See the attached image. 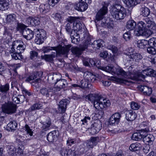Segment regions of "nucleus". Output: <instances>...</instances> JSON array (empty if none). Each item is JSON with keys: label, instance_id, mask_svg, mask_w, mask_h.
I'll return each instance as SVG.
<instances>
[{"label": "nucleus", "instance_id": "1", "mask_svg": "<svg viewBox=\"0 0 156 156\" xmlns=\"http://www.w3.org/2000/svg\"><path fill=\"white\" fill-rule=\"evenodd\" d=\"M154 32H156V24L149 18H146L137 24L134 34L137 36H150Z\"/></svg>", "mask_w": 156, "mask_h": 156}, {"label": "nucleus", "instance_id": "2", "mask_svg": "<svg viewBox=\"0 0 156 156\" xmlns=\"http://www.w3.org/2000/svg\"><path fill=\"white\" fill-rule=\"evenodd\" d=\"M86 99L94 104L95 108L98 110L103 109L110 106V101L107 98L96 94H90L86 97Z\"/></svg>", "mask_w": 156, "mask_h": 156}, {"label": "nucleus", "instance_id": "3", "mask_svg": "<svg viewBox=\"0 0 156 156\" xmlns=\"http://www.w3.org/2000/svg\"><path fill=\"white\" fill-rule=\"evenodd\" d=\"M73 30L76 31L78 32H80L81 36H83L82 38L84 40V44L82 47L83 50L86 48L90 44L91 38L90 35L87 33L85 32V30L84 28V26L82 25L79 20H78L73 25Z\"/></svg>", "mask_w": 156, "mask_h": 156}, {"label": "nucleus", "instance_id": "4", "mask_svg": "<svg viewBox=\"0 0 156 156\" xmlns=\"http://www.w3.org/2000/svg\"><path fill=\"white\" fill-rule=\"evenodd\" d=\"M71 46L70 45H66V50L64 51H60V49L59 48L57 52L52 51L51 54L45 55H41V58L42 59H44L46 61L51 62L53 61V59L55 57L61 56L62 55H63L66 57H67V55Z\"/></svg>", "mask_w": 156, "mask_h": 156}, {"label": "nucleus", "instance_id": "5", "mask_svg": "<svg viewBox=\"0 0 156 156\" xmlns=\"http://www.w3.org/2000/svg\"><path fill=\"white\" fill-rule=\"evenodd\" d=\"M111 14L117 20L123 19L126 15V9L120 5L115 4L111 10Z\"/></svg>", "mask_w": 156, "mask_h": 156}, {"label": "nucleus", "instance_id": "6", "mask_svg": "<svg viewBox=\"0 0 156 156\" xmlns=\"http://www.w3.org/2000/svg\"><path fill=\"white\" fill-rule=\"evenodd\" d=\"M102 5H103L102 8L100 9L96 15L95 22L96 25H98L99 26L105 27L107 25V23L101 20L103 19V16L107 13L108 4L104 2H102Z\"/></svg>", "mask_w": 156, "mask_h": 156}, {"label": "nucleus", "instance_id": "7", "mask_svg": "<svg viewBox=\"0 0 156 156\" xmlns=\"http://www.w3.org/2000/svg\"><path fill=\"white\" fill-rule=\"evenodd\" d=\"M100 69L106 72L110 73L112 75L116 74L121 75L124 77H127V73L121 67L117 66L113 67L112 66H108L105 67H100Z\"/></svg>", "mask_w": 156, "mask_h": 156}, {"label": "nucleus", "instance_id": "8", "mask_svg": "<svg viewBox=\"0 0 156 156\" xmlns=\"http://www.w3.org/2000/svg\"><path fill=\"white\" fill-rule=\"evenodd\" d=\"M2 112L8 114H12L15 113L16 110V105L11 102H5L1 107Z\"/></svg>", "mask_w": 156, "mask_h": 156}, {"label": "nucleus", "instance_id": "9", "mask_svg": "<svg viewBox=\"0 0 156 156\" xmlns=\"http://www.w3.org/2000/svg\"><path fill=\"white\" fill-rule=\"evenodd\" d=\"M102 128V124L99 120H95L93 123L90 128H88L87 129L92 135H94L98 133Z\"/></svg>", "mask_w": 156, "mask_h": 156}, {"label": "nucleus", "instance_id": "10", "mask_svg": "<svg viewBox=\"0 0 156 156\" xmlns=\"http://www.w3.org/2000/svg\"><path fill=\"white\" fill-rule=\"evenodd\" d=\"M26 46L22 41L16 40L14 41L11 45V47L16 48L15 51L21 53L23 52L25 50Z\"/></svg>", "mask_w": 156, "mask_h": 156}, {"label": "nucleus", "instance_id": "11", "mask_svg": "<svg viewBox=\"0 0 156 156\" xmlns=\"http://www.w3.org/2000/svg\"><path fill=\"white\" fill-rule=\"evenodd\" d=\"M46 33L45 31L43 29L37 30L35 42L37 44H42L46 38Z\"/></svg>", "mask_w": 156, "mask_h": 156}, {"label": "nucleus", "instance_id": "12", "mask_svg": "<svg viewBox=\"0 0 156 156\" xmlns=\"http://www.w3.org/2000/svg\"><path fill=\"white\" fill-rule=\"evenodd\" d=\"M156 76V71L155 70L151 68H147L142 71L139 77L144 79L147 76L155 77Z\"/></svg>", "mask_w": 156, "mask_h": 156}, {"label": "nucleus", "instance_id": "13", "mask_svg": "<svg viewBox=\"0 0 156 156\" xmlns=\"http://www.w3.org/2000/svg\"><path fill=\"white\" fill-rule=\"evenodd\" d=\"M55 89L53 88L43 87L40 90L41 93L43 96L48 97L54 95L55 92Z\"/></svg>", "mask_w": 156, "mask_h": 156}, {"label": "nucleus", "instance_id": "14", "mask_svg": "<svg viewBox=\"0 0 156 156\" xmlns=\"http://www.w3.org/2000/svg\"><path fill=\"white\" fill-rule=\"evenodd\" d=\"M56 87L53 88L55 89V92L59 91L62 88L67 87L68 86V83L66 80L62 79L58 81H57L55 84Z\"/></svg>", "mask_w": 156, "mask_h": 156}, {"label": "nucleus", "instance_id": "15", "mask_svg": "<svg viewBox=\"0 0 156 156\" xmlns=\"http://www.w3.org/2000/svg\"><path fill=\"white\" fill-rule=\"evenodd\" d=\"M60 48V51H64L66 50V45L65 47H62L61 45H59L56 47H44L42 51L44 53H47L50 52L52 50H54V51L57 52L58 48Z\"/></svg>", "mask_w": 156, "mask_h": 156}, {"label": "nucleus", "instance_id": "16", "mask_svg": "<svg viewBox=\"0 0 156 156\" xmlns=\"http://www.w3.org/2000/svg\"><path fill=\"white\" fill-rule=\"evenodd\" d=\"M69 103V101L67 99H63L59 102V111L61 113H64L66 109L67 105Z\"/></svg>", "mask_w": 156, "mask_h": 156}, {"label": "nucleus", "instance_id": "17", "mask_svg": "<svg viewBox=\"0 0 156 156\" xmlns=\"http://www.w3.org/2000/svg\"><path fill=\"white\" fill-rule=\"evenodd\" d=\"M59 135L58 132L56 130L52 131L48 133L47 135V139L49 142H52L56 141Z\"/></svg>", "mask_w": 156, "mask_h": 156}, {"label": "nucleus", "instance_id": "18", "mask_svg": "<svg viewBox=\"0 0 156 156\" xmlns=\"http://www.w3.org/2000/svg\"><path fill=\"white\" fill-rule=\"evenodd\" d=\"M149 131V130L147 129L144 131V136L143 137V140L145 143H148L150 144H152L154 140V137L153 135L151 134H147V132Z\"/></svg>", "mask_w": 156, "mask_h": 156}, {"label": "nucleus", "instance_id": "19", "mask_svg": "<svg viewBox=\"0 0 156 156\" xmlns=\"http://www.w3.org/2000/svg\"><path fill=\"white\" fill-rule=\"evenodd\" d=\"M87 4L86 2L81 0L74 5V8L77 10L83 12L85 11L87 8Z\"/></svg>", "mask_w": 156, "mask_h": 156}, {"label": "nucleus", "instance_id": "20", "mask_svg": "<svg viewBox=\"0 0 156 156\" xmlns=\"http://www.w3.org/2000/svg\"><path fill=\"white\" fill-rule=\"evenodd\" d=\"M121 117V114L119 112L113 114L109 119L110 124H113L115 123H118L119 122Z\"/></svg>", "mask_w": 156, "mask_h": 156}, {"label": "nucleus", "instance_id": "21", "mask_svg": "<svg viewBox=\"0 0 156 156\" xmlns=\"http://www.w3.org/2000/svg\"><path fill=\"white\" fill-rule=\"evenodd\" d=\"M11 50L9 51L12 58L14 60H21L23 58V56L21 54L15 51V49L13 48H11Z\"/></svg>", "mask_w": 156, "mask_h": 156}, {"label": "nucleus", "instance_id": "22", "mask_svg": "<svg viewBox=\"0 0 156 156\" xmlns=\"http://www.w3.org/2000/svg\"><path fill=\"white\" fill-rule=\"evenodd\" d=\"M23 37L28 40L31 39L34 37V32L29 28H27L23 31Z\"/></svg>", "mask_w": 156, "mask_h": 156}, {"label": "nucleus", "instance_id": "23", "mask_svg": "<svg viewBox=\"0 0 156 156\" xmlns=\"http://www.w3.org/2000/svg\"><path fill=\"white\" fill-rule=\"evenodd\" d=\"M139 90L145 95H150L152 93V89L148 86L141 85L139 86Z\"/></svg>", "mask_w": 156, "mask_h": 156}, {"label": "nucleus", "instance_id": "24", "mask_svg": "<svg viewBox=\"0 0 156 156\" xmlns=\"http://www.w3.org/2000/svg\"><path fill=\"white\" fill-rule=\"evenodd\" d=\"M4 30L3 35L4 37L7 38L8 42H7V43H9L12 39V30L11 29L7 28L6 27H4Z\"/></svg>", "mask_w": 156, "mask_h": 156}, {"label": "nucleus", "instance_id": "25", "mask_svg": "<svg viewBox=\"0 0 156 156\" xmlns=\"http://www.w3.org/2000/svg\"><path fill=\"white\" fill-rule=\"evenodd\" d=\"M54 126L51 123V121L49 118H48L45 122L43 123L42 127V129L45 131H47L53 128Z\"/></svg>", "mask_w": 156, "mask_h": 156}, {"label": "nucleus", "instance_id": "26", "mask_svg": "<svg viewBox=\"0 0 156 156\" xmlns=\"http://www.w3.org/2000/svg\"><path fill=\"white\" fill-rule=\"evenodd\" d=\"M127 56L130 59L129 60L130 61H138L142 58V55L140 53H133L128 55Z\"/></svg>", "mask_w": 156, "mask_h": 156}, {"label": "nucleus", "instance_id": "27", "mask_svg": "<svg viewBox=\"0 0 156 156\" xmlns=\"http://www.w3.org/2000/svg\"><path fill=\"white\" fill-rule=\"evenodd\" d=\"M126 118L128 121H133L136 117V115L134 112L133 113L132 110H128L126 111Z\"/></svg>", "mask_w": 156, "mask_h": 156}, {"label": "nucleus", "instance_id": "28", "mask_svg": "<svg viewBox=\"0 0 156 156\" xmlns=\"http://www.w3.org/2000/svg\"><path fill=\"white\" fill-rule=\"evenodd\" d=\"M84 41L83 44L81 46L80 49L76 47H73L71 48V51L73 55H75L77 56H79L81 54L82 51L85 50L87 48L88 46L84 50L82 48V47L84 44Z\"/></svg>", "mask_w": 156, "mask_h": 156}, {"label": "nucleus", "instance_id": "29", "mask_svg": "<svg viewBox=\"0 0 156 156\" xmlns=\"http://www.w3.org/2000/svg\"><path fill=\"white\" fill-rule=\"evenodd\" d=\"M144 130H142L139 133H134L132 136V139L135 140H139L143 138L144 136Z\"/></svg>", "mask_w": 156, "mask_h": 156}, {"label": "nucleus", "instance_id": "30", "mask_svg": "<svg viewBox=\"0 0 156 156\" xmlns=\"http://www.w3.org/2000/svg\"><path fill=\"white\" fill-rule=\"evenodd\" d=\"M137 46L141 49H144L147 47V40L143 39L138 40L137 43Z\"/></svg>", "mask_w": 156, "mask_h": 156}, {"label": "nucleus", "instance_id": "31", "mask_svg": "<svg viewBox=\"0 0 156 156\" xmlns=\"http://www.w3.org/2000/svg\"><path fill=\"white\" fill-rule=\"evenodd\" d=\"M23 94L26 98V101L28 102L31 98L34 97L33 93L29 92L27 90L23 89L22 90Z\"/></svg>", "mask_w": 156, "mask_h": 156}, {"label": "nucleus", "instance_id": "32", "mask_svg": "<svg viewBox=\"0 0 156 156\" xmlns=\"http://www.w3.org/2000/svg\"><path fill=\"white\" fill-rule=\"evenodd\" d=\"M50 8L49 5L48 4H41L39 6V10L42 14H44L49 11Z\"/></svg>", "mask_w": 156, "mask_h": 156}, {"label": "nucleus", "instance_id": "33", "mask_svg": "<svg viewBox=\"0 0 156 156\" xmlns=\"http://www.w3.org/2000/svg\"><path fill=\"white\" fill-rule=\"evenodd\" d=\"M142 148L141 145L139 143L133 144L129 147V150L132 151H135L139 150Z\"/></svg>", "mask_w": 156, "mask_h": 156}, {"label": "nucleus", "instance_id": "34", "mask_svg": "<svg viewBox=\"0 0 156 156\" xmlns=\"http://www.w3.org/2000/svg\"><path fill=\"white\" fill-rule=\"evenodd\" d=\"M141 15L144 17L148 16L150 14V11L149 9L145 6H143L140 9Z\"/></svg>", "mask_w": 156, "mask_h": 156}, {"label": "nucleus", "instance_id": "35", "mask_svg": "<svg viewBox=\"0 0 156 156\" xmlns=\"http://www.w3.org/2000/svg\"><path fill=\"white\" fill-rule=\"evenodd\" d=\"M42 104L40 102L36 103L33 104L28 109L29 112H32L35 110L39 109L42 108Z\"/></svg>", "mask_w": 156, "mask_h": 156}, {"label": "nucleus", "instance_id": "36", "mask_svg": "<svg viewBox=\"0 0 156 156\" xmlns=\"http://www.w3.org/2000/svg\"><path fill=\"white\" fill-rule=\"evenodd\" d=\"M16 16L14 14H9L7 16L6 21L8 23H12L16 20Z\"/></svg>", "mask_w": 156, "mask_h": 156}, {"label": "nucleus", "instance_id": "37", "mask_svg": "<svg viewBox=\"0 0 156 156\" xmlns=\"http://www.w3.org/2000/svg\"><path fill=\"white\" fill-rule=\"evenodd\" d=\"M136 26V22L133 20H129L126 24V27L129 30H133Z\"/></svg>", "mask_w": 156, "mask_h": 156}, {"label": "nucleus", "instance_id": "38", "mask_svg": "<svg viewBox=\"0 0 156 156\" xmlns=\"http://www.w3.org/2000/svg\"><path fill=\"white\" fill-rule=\"evenodd\" d=\"M17 124L15 121L11 122L7 125V129L9 131H12L16 129Z\"/></svg>", "mask_w": 156, "mask_h": 156}, {"label": "nucleus", "instance_id": "39", "mask_svg": "<svg viewBox=\"0 0 156 156\" xmlns=\"http://www.w3.org/2000/svg\"><path fill=\"white\" fill-rule=\"evenodd\" d=\"M24 147L22 145H19L18 148L16 149L15 156H23Z\"/></svg>", "mask_w": 156, "mask_h": 156}, {"label": "nucleus", "instance_id": "40", "mask_svg": "<svg viewBox=\"0 0 156 156\" xmlns=\"http://www.w3.org/2000/svg\"><path fill=\"white\" fill-rule=\"evenodd\" d=\"M62 75L59 73H54L52 80L54 81V83L55 84L57 81H58L62 79Z\"/></svg>", "mask_w": 156, "mask_h": 156}, {"label": "nucleus", "instance_id": "41", "mask_svg": "<svg viewBox=\"0 0 156 156\" xmlns=\"http://www.w3.org/2000/svg\"><path fill=\"white\" fill-rule=\"evenodd\" d=\"M9 84L7 83L4 85H1L0 86V92L3 93H6L9 90Z\"/></svg>", "mask_w": 156, "mask_h": 156}, {"label": "nucleus", "instance_id": "42", "mask_svg": "<svg viewBox=\"0 0 156 156\" xmlns=\"http://www.w3.org/2000/svg\"><path fill=\"white\" fill-rule=\"evenodd\" d=\"M16 151V149L14 146H9L8 152V156H15V152Z\"/></svg>", "mask_w": 156, "mask_h": 156}, {"label": "nucleus", "instance_id": "43", "mask_svg": "<svg viewBox=\"0 0 156 156\" xmlns=\"http://www.w3.org/2000/svg\"><path fill=\"white\" fill-rule=\"evenodd\" d=\"M79 82V87L82 88H86L88 87L89 83V82L86 80H85L83 79Z\"/></svg>", "mask_w": 156, "mask_h": 156}, {"label": "nucleus", "instance_id": "44", "mask_svg": "<svg viewBox=\"0 0 156 156\" xmlns=\"http://www.w3.org/2000/svg\"><path fill=\"white\" fill-rule=\"evenodd\" d=\"M9 5L8 1L0 2V10L4 11L8 9Z\"/></svg>", "mask_w": 156, "mask_h": 156}, {"label": "nucleus", "instance_id": "45", "mask_svg": "<svg viewBox=\"0 0 156 156\" xmlns=\"http://www.w3.org/2000/svg\"><path fill=\"white\" fill-rule=\"evenodd\" d=\"M68 156H76L78 154L77 150L74 147L68 149Z\"/></svg>", "mask_w": 156, "mask_h": 156}, {"label": "nucleus", "instance_id": "46", "mask_svg": "<svg viewBox=\"0 0 156 156\" xmlns=\"http://www.w3.org/2000/svg\"><path fill=\"white\" fill-rule=\"evenodd\" d=\"M123 2L129 7H131L135 5L134 0H122Z\"/></svg>", "mask_w": 156, "mask_h": 156}, {"label": "nucleus", "instance_id": "47", "mask_svg": "<svg viewBox=\"0 0 156 156\" xmlns=\"http://www.w3.org/2000/svg\"><path fill=\"white\" fill-rule=\"evenodd\" d=\"M37 74L36 72H34L32 74L26 78L25 81L27 82H30L32 80H34L37 77Z\"/></svg>", "mask_w": 156, "mask_h": 156}, {"label": "nucleus", "instance_id": "48", "mask_svg": "<svg viewBox=\"0 0 156 156\" xmlns=\"http://www.w3.org/2000/svg\"><path fill=\"white\" fill-rule=\"evenodd\" d=\"M78 17L73 16L69 17L67 18V21L68 22V23H70V24H71L73 23V25L74 23H76L78 20Z\"/></svg>", "mask_w": 156, "mask_h": 156}, {"label": "nucleus", "instance_id": "49", "mask_svg": "<svg viewBox=\"0 0 156 156\" xmlns=\"http://www.w3.org/2000/svg\"><path fill=\"white\" fill-rule=\"evenodd\" d=\"M85 145H86L88 149L93 148L95 146L90 139L86 141L84 144L82 145L81 146H85Z\"/></svg>", "mask_w": 156, "mask_h": 156}, {"label": "nucleus", "instance_id": "50", "mask_svg": "<svg viewBox=\"0 0 156 156\" xmlns=\"http://www.w3.org/2000/svg\"><path fill=\"white\" fill-rule=\"evenodd\" d=\"M147 45L150 46H154L156 47V38H152L147 40Z\"/></svg>", "mask_w": 156, "mask_h": 156}, {"label": "nucleus", "instance_id": "51", "mask_svg": "<svg viewBox=\"0 0 156 156\" xmlns=\"http://www.w3.org/2000/svg\"><path fill=\"white\" fill-rule=\"evenodd\" d=\"M68 149L66 148L63 147L61 148L59 152L61 156H68Z\"/></svg>", "mask_w": 156, "mask_h": 156}, {"label": "nucleus", "instance_id": "52", "mask_svg": "<svg viewBox=\"0 0 156 156\" xmlns=\"http://www.w3.org/2000/svg\"><path fill=\"white\" fill-rule=\"evenodd\" d=\"M147 52L152 55H155L156 54V49L153 46H150L147 48Z\"/></svg>", "mask_w": 156, "mask_h": 156}, {"label": "nucleus", "instance_id": "53", "mask_svg": "<svg viewBox=\"0 0 156 156\" xmlns=\"http://www.w3.org/2000/svg\"><path fill=\"white\" fill-rule=\"evenodd\" d=\"M130 106L131 108L134 110H138L140 107V106L139 104L134 101L131 103Z\"/></svg>", "mask_w": 156, "mask_h": 156}, {"label": "nucleus", "instance_id": "54", "mask_svg": "<svg viewBox=\"0 0 156 156\" xmlns=\"http://www.w3.org/2000/svg\"><path fill=\"white\" fill-rule=\"evenodd\" d=\"M27 28L26 27L25 25L19 23H17V29L18 30L20 31L23 33L24 29H25Z\"/></svg>", "mask_w": 156, "mask_h": 156}, {"label": "nucleus", "instance_id": "55", "mask_svg": "<svg viewBox=\"0 0 156 156\" xmlns=\"http://www.w3.org/2000/svg\"><path fill=\"white\" fill-rule=\"evenodd\" d=\"M91 75V73L88 71H86L84 73L83 77L84 79L88 81L90 79V76Z\"/></svg>", "mask_w": 156, "mask_h": 156}, {"label": "nucleus", "instance_id": "56", "mask_svg": "<svg viewBox=\"0 0 156 156\" xmlns=\"http://www.w3.org/2000/svg\"><path fill=\"white\" fill-rule=\"evenodd\" d=\"M40 19L37 17L33 18L32 26H34L39 25L40 23Z\"/></svg>", "mask_w": 156, "mask_h": 156}, {"label": "nucleus", "instance_id": "57", "mask_svg": "<svg viewBox=\"0 0 156 156\" xmlns=\"http://www.w3.org/2000/svg\"><path fill=\"white\" fill-rule=\"evenodd\" d=\"M90 141L92 142V143L95 146L98 143L99 140V138L98 137H91L89 139Z\"/></svg>", "mask_w": 156, "mask_h": 156}, {"label": "nucleus", "instance_id": "58", "mask_svg": "<svg viewBox=\"0 0 156 156\" xmlns=\"http://www.w3.org/2000/svg\"><path fill=\"white\" fill-rule=\"evenodd\" d=\"M30 57L31 59H33L35 57H37L38 53L37 52L34 51H31L30 52Z\"/></svg>", "mask_w": 156, "mask_h": 156}, {"label": "nucleus", "instance_id": "59", "mask_svg": "<svg viewBox=\"0 0 156 156\" xmlns=\"http://www.w3.org/2000/svg\"><path fill=\"white\" fill-rule=\"evenodd\" d=\"M24 129L29 134L30 136H32L33 135V132L28 125L26 124L25 125Z\"/></svg>", "mask_w": 156, "mask_h": 156}, {"label": "nucleus", "instance_id": "60", "mask_svg": "<svg viewBox=\"0 0 156 156\" xmlns=\"http://www.w3.org/2000/svg\"><path fill=\"white\" fill-rule=\"evenodd\" d=\"M123 37L126 41H128L130 39L131 35L129 31H128L125 33L123 34Z\"/></svg>", "mask_w": 156, "mask_h": 156}, {"label": "nucleus", "instance_id": "61", "mask_svg": "<svg viewBox=\"0 0 156 156\" xmlns=\"http://www.w3.org/2000/svg\"><path fill=\"white\" fill-rule=\"evenodd\" d=\"M90 118L89 116H85L84 119L81 120V121L82 122V124L84 125V123L87 124L90 121Z\"/></svg>", "mask_w": 156, "mask_h": 156}, {"label": "nucleus", "instance_id": "62", "mask_svg": "<svg viewBox=\"0 0 156 156\" xmlns=\"http://www.w3.org/2000/svg\"><path fill=\"white\" fill-rule=\"evenodd\" d=\"M114 78L115 81L120 83H125L128 81L127 80H124L120 78L115 77H114Z\"/></svg>", "mask_w": 156, "mask_h": 156}, {"label": "nucleus", "instance_id": "63", "mask_svg": "<svg viewBox=\"0 0 156 156\" xmlns=\"http://www.w3.org/2000/svg\"><path fill=\"white\" fill-rule=\"evenodd\" d=\"M108 47V48H109V49L111 50L113 53H115L117 52L118 51V49L115 46L113 45H110Z\"/></svg>", "mask_w": 156, "mask_h": 156}, {"label": "nucleus", "instance_id": "64", "mask_svg": "<svg viewBox=\"0 0 156 156\" xmlns=\"http://www.w3.org/2000/svg\"><path fill=\"white\" fill-rule=\"evenodd\" d=\"M60 0H49L48 3L49 5L53 6L57 4Z\"/></svg>", "mask_w": 156, "mask_h": 156}]
</instances>
